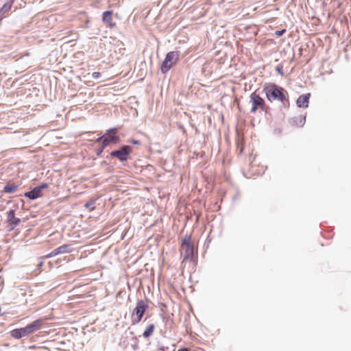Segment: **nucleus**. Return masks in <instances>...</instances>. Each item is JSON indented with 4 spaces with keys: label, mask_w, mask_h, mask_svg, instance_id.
I'll use <instances>...</instances> for the list:
<instances>
[{
    "label": "nucleus",
    "mask_w": 351,
    "mask_h": 351,
    "mask_svg": "<svg viewBox=\"0 0 351 351\" xmlns=\"http://www.w3.org/2000/svg\"><path fill=\"white\" fill-rule=\"evenodd\" d=\"M267 98L269 101L278 100L283 104L288 102L287 92L274 84H268L264 87Z\"/></svg>",
    "instance_id": "nucleus-1"
},
{
    "label": "nucleus",
    "mask_w": 351,
    "mask_h": 351,
    "mask_svg": "<svg viewBox=\"0 0 351 351\" xmlns=\"http://www.w3.org/2000/svg\"><path fill=\"white\" fill-rule=\"evenodd\" d=\"M180 252L183 261L192 260L194 258L196 250L191 235H185L182 238Z\"/></svg>",
    "instance_id": "nucleus-2"
},
{
    "label": "nucleus",
    "mask_w": 351,
    "mask_h": 351,
    "mask_svg": "<svg viewBox=\"0 0 351 351\" xmlns=\"http://www.w3.org/2000/svg\"><path fill=\"white\" fill-rule=\"evenodd\" d=\"M117 129L112 128L106 131L105 134L97 139V142L102 141L101 147L98 154L103 152L104 149L110 144H115L119 142V137L117 135Z\"/></svg>",
    "instance_id": "nucleus-3"
},
{
    "label": "nucleus",
    "mask_w": 351,
    "mask_h": 351,
    "mask_svg": "<svg viewBox=\"0 0 351 351\" xmlns=\"http://www.w3.org/2000/svg\"><path fill=\"white\" fill-rule=\"evenodd\" d=\"M179 56L178 51H170L166 55L160 66V70L162 73H166L177 64L179 60Z\"/></svg>",
    "instance_id": "nucleus-4"
},
{
    "label": "nucleus",
    "mask_w": 351,
    "mask_h": 351,
    "mask_svg": "<svg viewBox=\"0 0 351 351\" xmlns=\"http://www.w3.org/2000/svg\"><path fill=\"white\" fill-rule=\"evenodd\" d=\"M148 308V304L144 300H138L132 313V322L133 324L141 322L143 316Z\"/></svg>",
    "instance_id": "nucleus-5"
},
{
    "label": "nucleus",
    "mask_w": 351,
    "mask_h": 351,
    "mask_svg": "<svg viewBox=\"0 0 351 351\" xmlns=\"http://www.w3.org/2000/svg\"><path fill=\"white\" fill-rule=\"evenodd\" d=\"M250 101L252 104L250 112L255 113L258 109L263 111H267V106L265 100L256 94V92L252 93L250 96Z\"/></svg>",
    "instance_id": "nucleus-6"
},
{
    "label": "nucleus",
    "mask_w": 351,
    "mask_h": 351,
    "mask_svg": "<svg viewBox=\"0 0 351 351\" xmlns=\"http://www.w3.org/2000/svg\"><path fill=\"white\" fill-rule=\"evenodd\" d=\"M132 152V147L129 145H123L119 150L112 151L110 156L117 158L120 161L128 160L129 155Z\"/></svg>",
    "instance_id": "nucleus-7"
},
{
    "label": "nucleus",
    "mask_w": 351,
    "mask_h": 351,
    "mask_svg": "<svg viewBox=\"0 0 351 351\" xmlns=\"http://www.w3.org/2000/svg\"><path fill=\"white\" fill-rule=\"evenodd\" d=\"M48 185L47 184H43L38 186L35 187L32 191L25 193V196L30 199H35L43 196L42 190L47 189Z\"/></svg>",
    "instance_id": "nucleus-8"
},
{
    "label": "nucleus",
    "mask_w": 351,
    "mask_h": 351,
    "mask_svg": "<svg viewBox=\"0 0 351 351\" xmlns=\"http://www.w3.org/2000/svg\"><path fill=\"white\" fill-rule=\"evenodd\" d=\"M44 324L45 322L43 319H36L32 322V323L27 324L25 326L26 330L27 331V334L29 335L36 332V331L41 329Z\"/></svg>",
    "instance_id": "nucleus-9"
},
{
    "label": "nucleus",
    "mask_w": 351,
    "mask_h": 351,
    "mask_svg": "<svg viewBox=\"0 0 351 351\" xmlns=\"http://www.w3.org/2000/svg\"><path fill=\"white\" fill-rule=\"evenodd\" d=\"M102 21L109 27H114L115 23L112 21V11H105L103 12Z\"/></svg>",
    "instance_id": "nucleus-10"
},
{
    "label": "nucleus",
    "mask_w": 351,
    "mask_h": 351,
    "mask_svg": "<svg viewBox=\"0 0 351 351\" xmlns=\"http://www.w3.org/2000/svg\"><path fill=\"white\" fill-rule=\"evenodd\" d=\"M14 3L13 0L6 1L0 8V21L4 19L6 14L10 11Z\"/></svg>",
    "instance_id": "nucleus-11"
},
{
    "label": "nucleus",
    "mask_w": 351,
    "mask_h": 351,
    "mask_svg": "<svg viewBox=\"0 0 351 351\" xmlns=\"http://www.w3.org/2000/svg\"><path fill=\"white\" fill-rule=\"evenodd\" d=\"M311 97L310 93L303 94L300 95L297 99L296 104L299 108H307L308 106L309 99Z\"/></svg>",
    "instance_id": "nucleus-12"
},
{
    "label": "nucleus",
    "mask_w": 351,
    "mask_h": 351,
    "mask_svg": "<svg viewBox=\"0 0 351 351\" xmlns=\"http://www.w3.org/2000/svg\"><path fill=\"white\" fill-rule=\"evenodd\" d=\"M8 221L12 226V228L16 227L21 221L20 219L15 217L14 210H10L7 213Z\"/></svg>",
    "instance_id": "nucleus-13"
},
{
    "label": "nucleus",
    "mask_w": 351,
    "mask_h": 351,
    "mask_svg": "<svg viewBox=\"0 0 351 351\" xmlns=\"http://www.w3.org/2000/svg\"><path fill=\"white\" fill-rule=\"evenodd\" d=\"M10 335L12 337H14L15 339H20L23 337H26V336L29 335L27 334V331L26 330L25 327L12 330L10 332Z\"/></svg>",
    "instance_id": "nucleus-14"
},
{
    "label": "nucleus",
    "mask_w": 351,
    "mask_h": 351,
    "mask_svg": "<svg viewBox=\"0 0 351 351\" xmlns=\"http://www.w3.org/2000/svg\"><path fill=\"white\" fill-rule=\"evenodd\" d=\"M56 251L58 255L60 254H64L71 252L70 245H63L56 248Z\"/></svg>",
    "instance_id": "nucleus-15"
},
{
    "label": "nucleus",
    "mask_w": 351,
    "mask_h": 351,
    "mask_svg": "<svg viewBox=\"0 0 351 351\" xmlns=\"http://www.w3.org/2000/svg\"><path fill=\"white\" fill-rule=\"evenodd\" d=\"M17 189V186L14 184H8L4 186L3 191L6 193H14Z\"/></svg>",
    "instance_id": "nucleus-16"
},
{
    "label": "nucleus",
    "mask_w": 351,
    "mask_h": 351,
    "mask_svg": "<svg viewBox=\"0 0 351 351\" xmlns=\"http://www.w3.org/2000/svg\"><path fill=\"white\" fill-rule=\"evenodd\" d=\"M154 330V325L152 324L149 325L145 330V331L143 332V336L146 338L150 337L152 335Z\"/></svg>",
    "instance_id": "nucleus-17"
},
{
    "label": "nucleus",
    "mask_w": 351,
    "mask_h": 351,
    "mask_svg": "<svg viewBox=\"0 0 351 351\" xmlns=\"http://www.w3.org/2000/svg\"><path fill=\"white\" fill-rule=\"evenodd\" d=\"M305 117L300 116L298 118H296L294 121L295 122V124L298 126H302L305 123Z\"/></svg>",
    "instance_id": "nucleus-18"
},
{
    "label": "nucleus",
    "mask_w": 351,
    "mask_h": 351,
    "mask_svg": "<svg viewBox=\"0 0 351 351\" xmlns=\"http://www.w3.org/2000/svg\"><path fill=\"white\" fill-rule=\"evenodd\" d=\"M258 169L255 172L257 174H261L265 172L266 167L264 165L258 167Z\"/></svg>",
    "instance_id": "nucleus-19"
},
{
    "label": "nucleus",
    "mask_w": 351,
    "mask_h": 351,
    "mask_svg": "<svg viewBox=\"0 0 351 351\" xmlns=\"http://www.w3.org/2000/svg\"><path fill=\"white\" fill-rule=\"evenodd\" d=\"M56 255H58V253H57L56 249H55L54 250L51 251L49 254H47L45 256V257L48 258L55 256Z\"/></svg>",
    "instance_id": "nucleus-20"
},
{
    "label": "nucleus",
    "mask_w": 351,
    "mask_h": 351,
    "mask_svg": "<svg viewBox=\"0 0 351 351\" xmlns=\"http://www.w3.org/2000/svg\"><path fill=\"white\" fill-rule=\"evenodd\" d=\"M94 204L93 202H87L86 204H85V207L90 209V210H93V205Z\"/></svg>",
    "instance_id": "nucleus-21"
},
{
    "label": "nucleus",
    "mask_w": 351,
    "mask_h": 351,
    "mask_svg": "<svg viewBox=\"0 0 351 351\" xmlns=\"http://www.w3.org/2000/svg\"><path fill=\"white\" fill-rule=\"evenodd\" d=\"M285 31H286L285 29H282L280 31H276L275 34L277 36H280L285 32Z\"/></svg>",
    "instance_id": "nucleus-22"
},
{
    "label": "nucleus",
    "mask_w": 351,
    "mask_h": 351,
    "mask_svg": "<svg viewBox=\"0 0 351 351\" xmlns=\"http://www.w3.org/2000/svg\"><path fill=\"white\" fill-rule=\"evenodd\" d=\"M100 75H101V74H100V73H99V72H94V73H93V77L94 78H98V77L100 76Z\"/></svg>",
    "instance_id": "nucleus-23"
},
{
    "label": "nucleus",
    "mask_w": 351,
    "mask_h": 351,
    "mask_svg": "<svg viewBox=\"0 0 351 351\" xmlns=\"http://www.w3.org/2000/svg\"><path fill=\"white\" fill-rule=\"evenodd\" d=\"M257 165V161L256 160V159H254L252 160V162H251V167L253 168L254 167H255L256 165Z\"/></svg>",
    "instance_id": "nucleus-24"
},
{
    "label": "nucleus",
    "mask_w": 351,
    "mask_h": 351,
    "mask_svg": "<svg viewBox=\"0 0 351 351\" xmlns=\"http://www.w3.org/2000/svg\"><path fill=\"white\" fill-rule=\"evenodd\" d=\"M178 351H189L187 348H182L178 350Z\"/></svg>",
    "instance_id": "nucleus-25"
},
{
    "label": "nucleus",
    "mask_w": 351,
    "mask_h": 351,
    "mask_svg": "<svg viewBox=\"0 0 351 351\" xmlns=\"http://www.w3.org/2000/svg\"><path fill=\"white\" fill-rule=\"evenodd\" d=\"M277 71L281 74L282 75V72L281 71V69L280 68H277Z\"/></svg>",
    "instance_id": "nucleus-26"
},
{
    "label": "nucleus",
    "mask_w": 351,
    "mask_h": 351,
    "mask_svg": "<svg viewBox=\"0 0 351 351\" xmlns=\"http://www.w3.org/2000/svg\"><path fill=\"white\" fill-rule=\"evenodd\" d=\"M42 351H48L47 349H43Z\"/></svg>",
    "instance_id": "nucleus-27"
},
{
    "label": "nucleus",
    "mask_w": 351,
    "mask_h": 351,
    "mask_svg": "<svg viewBox=\"0 0 351 351\" xmlns=\"http://www.w3.org/2000/svg\"><path fill=\"white\" fill-rule=\"evenodd\" d=\"M134 144H137V141H134L133 142Z\"/></svg>",
    "instance_id": "nucleus-28"
}]
</instances>
